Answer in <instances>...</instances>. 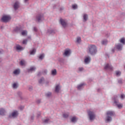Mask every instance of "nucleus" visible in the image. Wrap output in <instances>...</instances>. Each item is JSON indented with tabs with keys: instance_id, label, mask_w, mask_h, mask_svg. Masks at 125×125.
Here are the masks:
<instances>
[{
	"instance_id": "obj_55",
	"label": "nucleus",
	"mask_w": 125,
	"mask_h": 125,
	"mask_svg": "<svg viewBox=\"0 0 125 125\" xmlns=\"http://www.w3.org/2000/svg\"><path fill=\"white\" fill-rule=\"evenodd\" d=\"M115 51V50L112 49V52H114Z\"/></svg>"
},
{
	"instance_id": "obj_29",
	"label": "nucleus",
	"mask_w": 125,
	"mask_h": 125,
	"mask_svg": "<svg viewBox=\"0 0 125 125\" xmlns=\"http://www.w3.org/2000/svg\"><path fill=\"white\" fill-rule=\"evenodd\" d=\"M44 82V79L43 78H42L40 80H39V83H42Z\"/></svg>"
},
{
	"instance_id": "obj_20",
	"label": "nucleus",
	"mask_w": 125,
	"mask_h": 125,
	"mask_svg": "<svg viewBox=\"0 0 125 125\" xmlns=\"http://www.w3.org/2000/svg\"><path fill=\"white\" fill-rule=\"evenodd\" d=\"M60 89V85L58 84L56 86V88H55V91L56 92H59V90Z\"/></svg>"
},
{
	"instance_id": "obj_54",
	"label": "nucleus",
	"mask_w": 125,
	"mask_h": 125,
	"mask_svg": "<svg viewBox=\"0 0 125 125\" xmlns=\"http://www.w3.org/2000/svg\"><path fill=\"white\" fill-rule=\"evenodd\" d=\"M31 89H33V87H32L29 88V90H31Z\"/></svg>"
},
{
	"instance_id": "obj_11",
	"label": "nucleus",
	"mask_w": 125,
	"mask_h": 125,
	"mask_svg": "<svg viewBox=\"0 0 125 125\" xmlns=\"http://www.w3.org/2000/svg\"><path fill=\"white\" fill-rule=\"evenodd\" d=\"M13 7L15 10H17L18 8H19V2L16 1L15 2Z\"/></svg>"
},
{
	"instance_id": "obj_12",
	"label": "nucleus",
	"mask_w": 125,
	"mask_h": 125,
	"mask_svg": "<svg viewBox=\"0 0 125 125\" xmlns=\"http://www.w3.org/2000/svg\"><path fill=\"white\" fill-rule=\"evenodd\" d=\"M14 31L16 33H18V32H21L22 31V28H21V27H17L14 29Z\"/></svg>"
},
{
	"instance_id": "obj_56",
	"label": "nucleus",
	"mask_w": 125,
	"mask_h": 125,
	"mask_svg": "<svg viewBox=\"0 0 125 125\" xmlns=\"http://www.w3.org/2000/svg\"><path fill=\"white\" fill-rule=\"evenodd\" d=\"M109 35H108V36H106V37H109Z\"/></svg>"
},
{
	"instance_id": "obj_5",
	"label": "nucleus",
	"mask_w": 125,
	"mask_h": 125,
	"mask_svg": "<svg viewBox=\"0 0 125 125\" xmlns=\"http://www.w3.org/2000/svg\"><path fill=\"white\" fill-rule=\"evenodd\" d=\"M117 98H118V96H114L113 100L114 101V104H116V105L117 106L119 109H122V108H123V104L119 103V100L117 99Z\"/></svg>"
},
{
	"instance_id": "obj_50",
	"label": "nucleus",
	"mask_w": 125,
	"mask_h": 125,
	"mask_svg": "<svg viewBox=\"0 0 125 125\" xmlns=\"http://www.w3.org/2000/svg\"><path fill=\"white\" fill-rule=\"evenodd\" d=\"M28 1H29V0H24V2L25 3H27V2H28Z\"/></svg>"
},
{
	"instance_id": "obj_1",
	"label": "nucleus",
	"mask_w": 125,
	"mask_h": 125,
	"mask_svg": "<svg viewBox=\"0 0 125 125\" xmlns=\"http://www.w3.org/2000/svg\"><path fill=\"white\" fill-rule=\"evenodd\" d=\"M86 52L88 54L95 55V54L97 53V48L96 46L93 44L89 45L86 49Z\"/></svg>"
},
{
	"instance_id": "obj_23",
	"label": "nucleus",
	"mask_w": 125,
	"mask_h": 125,
	"mask_svg": "<svg viewBox=\"0 0 125 125\" xmlns=\"http://www.w3.org/2000/svg\"><path fill=\"white\" fill-rule=\"evenodd\" d=\"M17 50H23V47L20 46V45H17L16 46Z\"/></svg>"
},
{
	"instance_id": "obj_57",
	"label": "nucleus",
	"mask_w": 125,
	"mask_h": 125,
	"mask_svg": "<svg viewBox=\"0 0 125 125\" xmlns=\"http://www.w3.org/2000/svg\"><path fill=\"white\" fill-rule=\"evenodd\" d=\"M98 91H99V89L98 90Z\"/></svg>"
},
{
	"instance_id": "obj_4",
	"label": "nucleus",
	"mask_w": 125,
	"mask_h": 125,
	"mask_svg": "<svg viewBox=\"0 0 125 125\" xmlns=\"http://www.w3.org/2000/svg\"><path fill=\"white\" fill-rule=\"evenodd\" d=\"M44 20V17H43V14H38L36 17V22H42Z\"/></svg>"
},
{
	"instance_id": "obj_15",
	"label": "nucleus",
	"mask_w": 125,
	"mask_h": 125,
	"mask_svg": "<svg viewBox=\"0 0 125 125\" xmlns=\"http://www.w3.org/2000/svg\"><path fill=\"white\" fill-rule=\"evenodd\" d=\"M36 70V67L35 66H32L30 67V69L27 70L28 73H32V72H34Z\"/></svg>"
},
{
	"instance_id": "obj_13",
	"label": "nucleus",
	"mask_w": 125,
	"mask_h": 125,
	"mask_svg": "<svg viewBox=\"0 0 125 125\" xmlns=\"http://www.w3.org/2000/svg\"><path fill=\"white\" fill-rule=\"evenodd\" d=\"M116 47L118 50H122V48H123V45L121 43L118 44L116 45Z\"/></svg>"
},
{
	"instance_id": "obj_35",
	"label": "nucleus",
	"mask_w": 125,
	"mask_h": 125,
	"mask_svg": "<svg viewBox=\"0 0 125 125\" xmlns=\"http://www.w3.org/2000/svg\"><path fill=\"white\" fill-rule=\"evenodd\" d=\"M107 41L106 40H104L102 41V44H104V45H105V44H107Z\"/></svg>"
},
{
	"instance_id": "obj_51",
	"label": "nucleus",
	"mask_w": 125,
	"mask_h": 125,
	"mask_svg": "<svg viewBox=\"0 0 125 125\" xmlns=\"http://www.w3.org/2000/svg\"><path fill=\"white\" fill-rule=\"evenodd\" d=\"M3 52V51L2 50H0V54H1Z\"/></svg>"
},
{
	"instance_id": "obj_9",
	"label": "nucleus",
	"mask_w": 125,
	"mask_h": 125,
	"mask_svg": "<svg viewBox=\"0 0 125 125\" xmlns=\"http://www.w3.org/2000/svg\"><path fill=\"white\" fill-rule=\"evenodd\" d=\"M104 69V70H109L110 71H112L113 70V67L111 64L107 63L105 65Z\"/></svg>"
},
{
	"instance_id": "obj_52",
	"label": "nucleus",
	"mask_w": 125,
	"mask_h": 125,
	"mask_svg": "<svg viewBox=\"0 0 125 125\" xmlns=\"http://www.w3.org/2000/svg\"><path fill=\"white\" fill-rule=\"evenodd\" d=\"M34 118H35V116H31V120H34Z\"/></svg>"
},
{
	"instance_id": "obj_46",
	"label": "nucleus",
	"mask_w": 125,
	"mask_h": 125,
	"mask_svg": "<svg viewBox=\"0 0 125 125\" xmlns=\"http://www.w3.org/2000/svg\"><path fill=\"white\" fill-rule=\"evenodd\" d=\"M47 72V71H46V70H45L43 71V74L44 75H45L46 74Z\"/></svg>"
},
{
	"instance_id": "obj_10",
	"label": "nucleus",
	"mask_w": 125,
	"mask_h": 125,
	"mask_svg": "<svg viewBox=\"0 0 125 125\" xmlns=\"http://www.w3.org/2000/svg\"><path fill=\"white\" fill-rule=\"evenodd\" d=\"M71 54V50L70 49H66L64 51V53H63V55L65 56H69Z\"/></svg>"
},
{
	"instance_id": "obj_21",
	"label": "nucleus",
	"mask_w": 125,
	"mask_h": 125,
	"mask_svg": "<svg viewBox=\"0 0 125 125\" xmlns=\"http://www.w3.org/2000/svg\"><path fill=\"white\" fill-rule=\"evenodd\" d=\"M20 65L21 66H25V64H26V62H25V60H21L20 62Z\"/></svg>"
},
{
	"instance_id": "obj_30",
	"label": "nucleus",
	"mask_w": 125,
	"mask_h": 125,
	"mask_svg": "<svg viewBox=\"0 0 125 125\" xmlns=\"http://www.w3.org/2000/svg\"><path fill=\"white\" fill-rule=\"evenodd\" d=\"M21 35L22 36H26L27 35V31L23 30L21 32Z\"/></svg>"
},
{
	"instance_id": "obj_40",
	"label": "nucleus",
	"mask_w": 125,
	"mask_h": 125,
	"mask_svg": "<svg viewBox=\"0 0 125 125\" xmlns=\"http://www.w3.org/2000/svg\"><path fill=\"white\" fill-rule=\"evenodd\" d=\"M79 71L80 72H82V71H83V67H80L79 68Z\"/></svg>"
},
{
	"instance_id": "obj_44",
	"label": "nucleus",
	"mask_w": 125,
	"mask_h": 125,
	"mask_svg": "<svg viewBox=\"0 0 125 125\" xmlns=\"http://www.w3.org/2000/svg\"><path fill=\"white\" fill-rule=\"evenodd\" d=\"M125 95L122 94L121 95V98H122V99H124V98H125Z\"/></svg>"
},
{
	"instance_id": "obj_49",
	"label": "nucleus",
	"mask_w": 125,
	"mask_h": 125,
	"mask_svg": "<svg viewBox=\"0 0 125 125\" xmlns=\"http://www.w3.org/2000/svg\"><path fill=\"white\" fill-rule=\"evenodd\" d=\"M37 103H41V100H38L37 101Z\"/></svg>"
},
{
	"instance_id": "obj_47",
	"label": "nucleus",
	"mask_w": 125,
	"mask_h": 125,
	"mask_svg": "<svg viewBox=\"0 0 125 125\" xmlns=\"http://www.w3.org/2000/svg\"><path fill=\"white\" fill-rule=\"evenodd\" d=\"M20 110H23V109H24V106H21L20 107Z\"/></svg>"
},
{
	"instance_id": "obj_32",
	"label": "nucleus",
	"mask_w": 125,
	"mask_h": 125,
	"mask_svg": "<svg viewBox=\"0 0 125 125\" xmlns=\"http://www.w3.org/2000/svg\"><path fill=\"white\" fill-rule=\"evenodd\" d=\"M17 94H18V95H19V96L20 97V98L21 99H22V96H21L22 95V92L19 91V92H18Z\"/></svg>"
},
{
	"instance_id": "obj_28",
	"label": "nucleus",
	"mask_w": 125,
	"mask_h": 125,
	"mask_svg": "<svg viewBox=\"0 0 125 125\" xmlns=\"http://www.w3.org/2000/svg\"><path fill=\"white\" fill-rule=\"evenodd\" d=\"M56 74H57L56 69L52 70V75H53V76H55Z\"/></svg>"
},
{
	"instance_id": "obj_36",
	"label": "nucleus",
	"mask_w": 125,
	"mask_h": 125,
	"mask_svg": "<svg viewBox=\"0 0 125 125\" xmlns=\"http://www.w3.org/2000/svg\"><path fill=\"white\" fill-rule=\"evenodd\" d=\"M81 42V39L80 37H78L77 40V42H78V43H80V42Z\"/></svg>"
},
{
	"instance_id": "obj_18",
	"label": "nucleus",
	"mask_w": 125,
	"mask_h": 125,
	"mask_svg": "<svg viewBox=\"0 0 125 125\" xmlns=\"http://www.w3.org/2000/svg\"><path fill=\"white\" fill-rule=\"evenodd\" d=\"M85 84L84 83H82L79 85L78 86L77 88L78 89L81 90L83 87V85H85Z\"/></svg>"
},
{
	"instance_id": "obj_27",
	"label": "nucleus",
	"mask_w": 125,
	"mask_h": 125,
	"mask_svg": "<svg viewBox=\"0 0 125 125\" xmlns=\"http://www.w3.org/2000/svg\"><path fill=\"white\" fill-rule=\"evenodd\" d=\"M120 42L121 43H123V44H125V38H122L120 40Z\"/></svg>"
},
{
	"instance_id": "obj_24",
	"label": "nucleus",
	"mask_w": 125,
	"mask_h": 125,
	"mask_svg": "<svg viewBox=\"0 0 125 125\" xmlns=\"http://www.w3.org/2000/svg\"><path fill=\"white\" fill-rule=\"evenodd\" d=\"M14 74L15 75H19V73H20V71L18 69H16L14 72Z\"/></svg>"
},
{
	"instance_id": "obj_25",
	"label": "nucleus",
	"mask_w": 125,
	"mask_h": 125,
	"mask_svg": "<svg viewBox=\"0 0 125 125\" xmlns=\"http://www.w3.org/2000/svg\"><path fill=\"white\" fill-rule=\"evenodd\" d=\"M71 121L72 123H75V122L77 121V118L76 117H73L71 118Z\"/></svg>"
},
{
	"instance_id": "obj_39",
	"label": "nucleus",
	"mask_w": 125,
	"mask_h": 125,
	"mask_svg": "<svg viewBox=\"0 0 125 125\" xmlns=\"http://www.w3.org/2000/svg\"><path fill=\"white\" fill-rule=\"evenodd\" d=\"M116 76H121V71L116 72Z\"/></svg>"
},
{
	"instance_id": "obj_53",
	"label": "nucleus",
	"mask_w": 125,
	"mask_h": 125,
	"mask_svg": "<svg viewBox=\"0 0 125 125\" xmlns=\"http://www.w3.org/2000/svg\"><path fill=\"white\" fill-rule=\"evenodd\" d=\"M42 74L41 72H39L38 74V76H40Z\"/></svg>"
},
{
	"instance_id": "obj_42",
	"label": "nucleus",
	"mask_w": 125,
	"mask_h": 125,
	"mask_svg": "<svg viewBox=\"0 0 125 125\" xmlns=\"http://www.w3.org/2000/svg\"><path fill=\"white\" fill-rule=\"evenodd\" d=\"M118 83H123V80H122V79H119V80H118Z\"/></svg>"
},
{
	"instance_id": "obj_8",
	"label": "nucleus",
	"mask_w": 125,
	"mask_h": 125,
	"mask_svg": "<svg viewBox=\"0 0 125 125\" xmlns=\"http://www.w3.org/2000/svg\"><path fill=\"white\" fill-rule=\"evenodd\" d=\"M18 111L15 110L9 116V118H11V117H12V118H16L18 116Z\"/></svg>"
},
{
	"instance_id": "obj_31",
	"label": "nucleus",
	"mask_w": 125,
	"mask_h": 125,
	"mask_svg": "<svg viewBox=\"0 0 125 125\" xmlns=\"http://www.w3.org/2000/svg\"><path fill=\"white\" fill-rule=\"evenodd\" d=\"M72 8H73V9H77V8H78V5L76 4H73Z\"/></svg>"
},
{
	"instance_id": "obj_45",
	"label": "nucleus",
	"mask_w": 125,
	"mask_h": 125,
	"mask_svg": "<svg viewBox=\"0 0 125 125\" xmlns=\"http://www.w3.org/2000/svg\"><path fill=\"white\" fill-rule=\"evenodd\" d=\"M40 116H41V112H38L37 113V118H40Z\"/></svg>"
},
{
	"instance_id": "obj_43",
	"label": "nucleus",
	"mask_w": 125,
	"mask_h": 125,
	"mask_svg": "<svg viewBox=\"0 0 125 125\" xmlns=\"http://www.w3.org/2000/svg\"><path fill=\"white\" fill-rule=\"evenodd\" d=\"M34 31L35 32H38V28H37L36 27H34Z\"/></svg>"
},
{
	"instance_id": "obj_41",
	"label": "nucleus",
	"mask_w": 125,
	"mask_h": 125,
	"mask_svg": "<svg viewBox=\"0 0 125 125\" xmlns=\"http://www.w3.org/2000/svg\"><path fill=\"white\" fill-rule=\"evenodd\" d=\"M23 44H26L27 43V40H23L22 42Z\"/></svg>"
},
{
	"instance_id": "obj_34",
	"label": "nucleus",
	"mask_w": 125,
	"mask_h": 125,
	"mask_svg": "<svg viewBox=\"0 0 125 125\" xmlns=\"http://www.w3.org/2000/svg\"><path fill=\"white\" fill-rule=\"evenodd\" d=\"M49 122V119H46L43 121V123H44V124H47Z\"/></svg>"
},
{
	"instance_id": "obj_38",
	"label": "nucleus",
	"mask_w": 125,
	"mask_h": 125,
	"mask_svg": "<svg viewBox=\"0 0 125 125\" xmlns=\"http://www.w3.org/2000/svg\"><path fill=\"white\" fill-rule=\"evenodd\" d=\"M46 96L47 97H50V96H51V93L48 92L47 94H46Z\"/></svg>"
},
{
	"instance_id": "obj_14",
	"label": "nucleus",
	"mask_w": 125,
	"mask_h": 125,
	"mask_svg": "<svg viewBox=\"0 0 125 125\" xmlns=\"http://www.w3.org/2000/svg\"><path fill=\"white\" fill-rule=\"evenodd\" d=\"M0 115L4 116L5 115V110L3 108H0Z\"/></svg>"
},
{
	"instance_id": "obj_3",
	"label": "nucleus",
	"mask_w": 125,
	"mask_h": 125,
	"mask_svg": "<svg viewBox=\"0 0 125 125\" xmlns=\"http://www.w3.org/2000/svg\"><path fill=\"white\" fill-rule=\"evenodd\" d=\"M87 114L89 116L90 121H93L95 119V113L92 111V109H89L87 110Z\"/></svg>"
},
{
	"instance_id": "obj_17",
	"label": "nucleus",
	"mask_w": 125,
	"mask_h": 125,
	"mask_svg": "<svg viewBox=\"0 0 125 125\" xmlns=\"http://www.w3.org/2000/svg\"><path fill=\"white\" fill-rule=\"evenodd\" d=\"M90 61V58L89 57H87L84 59V62L86 64H87V63H89Z\"/></svg>"
},
{
	"instance_id": "obj_19",
	"label": "nucleus",
	"mask_w": 125,
	"mask_h": 125,
	"mask_svg": "<svg viewBox=\"0 0 125 125\" xmlns=\"http://www.w3.org/2000/svg\"><path fill=\"white\" fill-rule=\"evenodd\" d=\"M36 49L34 48L32 50H30L29 51V53L30 55H35V53H36Z\"/></svg>"
},
{
	"instance_id": "obj_7",
	"label": "nucleus",
	"mask_w": 125,
	"mask_h": 125,
	"mask_svg": "<svg viewBox=\"0 0 125 125\" xmlns=\"http://www.w3.org/2000/svg\"><path fill=\"white\" fill-rule=\"evenodd\" d=\"M11 19V18L9 16H3L1 20L2 22H8Z\"/></svg>"
},
{
	"instance_id": "obj_16",
	"label": "nucleus",
	"mask_w": 125,
	"mask_h": 125,
	"mask_svg": "<svg viewBox=\"0 0 125 125\" xmlns=\"http://www.w3.org/2000/svg\"><path fill=\"white\" fill-rule=\"evenodd\" d=\"M56 33V30L53 29H49L48 30V34H55Z\"/></svg>"
},
{
	"instance_id": "obj_48",
	"label": "nucleus",
	"mask_w": 125,
	"mask_h": 125,
	"mask_svg": "<svg viewBox=\"0 0 125 125\" xmlns=\"http://www.w3.org/2000/svg\"><path fill=\"white\" fill-rule=\"evenodd\" d=\"M63 9H64V8H63V7H61L60 8V11H62V10H63Z\"/></svg>"
},
{
	"instance_id": "obj_6",
	"label": "nucleus",
	"mask_w": 125,
	"mask_h": 125,
	"mask_svg": "<svg viewBox=\"0 0 125 125\" xmlns=\"http://www.w3.org/2000/svg\"><path fill=\"white\" fill-rule=\"evenodd\" d=\"M60 22L63 28H66V27H67V21L66 20L63 19H61Z\"/></svg>"
},
{
	"instance_id": "obj_33",
	"label": "nucleus",
	"mask_w": 125,
	"mask_h": 125,
	"mask_svg": "<svg viewBox=\"0 0 125 125\" xmlns=\"http://www.w3.org/2000/svg\"><path fill=\"white\" fill-rule=\"evenodd\" d=\"M63 117V118H68L69 117V113H64Z\"/></svg>"
},
{
	"instance_id": "obj_2",
	"label": "nucleus",
	"mask_w": 125,
	"mask_h": 125,
	"mask_svg": "<svg viewBox=\"0 0 125 125\" xmlns=\"http://www.w3.org/2000/svg\"><path fill=\"white\" fill-rule=\"evenodd\" d=\"M115 116V112L111 111H109L106 112V117L105 121L106 123H109L112 121V117Z\"/></svg>"
},
{
	"instance_id": "obj_22",
	"label": "nucleus",
	"mask_w": 125,
	"mask_h": 125,
	"mask_svg": "<svg viewBox=\"0 0 125 125\" xmlns=\"http://www.w3.org/2000/svg\"><path fill=\"white\" fill-rule=\"evenodd\" d=\"M83 22H85V21H87V15L84 14L83 16Z\"/></svg>"
},
{
	"instance_id": "obj_26",
	"label": "nucleus",
	"mask_w": 125,
	"mask_h": 125,
	"mask_svg": "<svg viewBox=\"0 0 125 125\" xmlns=\"http://www.w3.org/2000/svg\"><path fill=\"white\" fill-rule=\"evenodd\" d=\"M44 57V54H41V55H40L39 58L41 60H42V59H43Z\"/></svg>"
},
{
	"instance_id": "obj_37",
	"label": "nucleus",
	"mask_w": 125,
	"mask_h": 125,
	"mask_svg": "<svg viewBox=\"0 0 125 125\" xmlns=\"http://www.w3.org/2000/svg\"><path fill=\"white\" fill-rule=\"evenodd\" d=\"M13 88H17V83H14L13 84Z\"/></svg>"
}]
</instances>
